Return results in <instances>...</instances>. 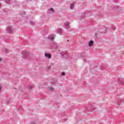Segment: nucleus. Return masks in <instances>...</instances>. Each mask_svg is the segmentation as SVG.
<instances>
[{"label":"nucleus","instance_id":"1","mask_svg":"<svg viewBox=\"0 0 124 124\" xmlns=\"http://www.w3.org/2000/svg\"><path fill=\"white\" fill-rule=\"evenodd\" d=\"M45 56L46 58H48V59H51V54L49 53H45Z\"/></svg>","mask_w":124,"mask_h":124},{"label":"nucleus","instance_id":"2","mask_svg":"<svg viewBox=\"0 0 124 124\" xmlns=\"http://www.w3.org/2000/svg\"><path fill=\"white\" fill-rule=\"evenodd\" d=\"M48 38L50 40H54V39H55V37L54 36V35H49L48 36Z\"/></svg>","mask_w":124,"mask_h":124},{"label":"nucleus","instance_id":"3","mask_svg":"<svg viewBox=\"0 0 124 124\" xmlns=\"http://www.w3.org/2000/svg\"><path fill=\"white\" fill-rule=\"evenodd\" d=\"M93 41H90L89 43V46L90 47L92 46H93Z\"/></svg>","mask_w":124,"mask_h":124},{"label":"nucleus","instance_id":"4","mask_svg":"<svg viewBox=\"0 0 124 124\" xmlns=\"http://www.w3.org/2000/svg\"><path fill=\"white\" fill-rule=\"evenodd\" d=\"M48 89L49 90V91H54V88L52 87H48Z\"/></svg>","mask_w":124,"mask_h":124},{"label":"nucleus","instance_id":"5","mask_svg":"<svg viewBox=\"0 0 124 124\" xmlns=\"http://www.w3.org/2000/svg\"><path fill=\"white\" fill-rule=\"evenodd\" d=\"M62 55L63 58H66L67 56H66V54H65V53H63L62 54Z\"/></svg>","mask_w":124,"mask_h":124},{"label":"nucleus","instance_id":"6","mask_svg":"<svg viewBox=\"0 0 124 124\" xmlns=\"http://www.w3.org/2000/svg\"><path fill=\"white\" fill-rule=\"evenodd\" d=\"M73 7V4H71L70 5L69 9H72V7Z\"/></svg>","mask_w":124,"mask_h":124},{"label":"nucleus","instance_id":"7","mask_svg":"<svg viewBox=\"0 0 124 124\" xmlns=\"http://www.w3.org/2000/svg\"><path fill=\"white\" fill-rule=\"evenodd\" d=\"M62 76H64V75H65V73L62 72Z\"/></svg>","mask_w":124,"mask_h":124},{"label":"nucleus","instance_id":"8","mask_svg":"<svg viewBox=\"0 0 124 124\" xmlns=\"http://www.w3.org/2000/svg\"><path fill=\"white\" fill-rule=\"evenodd\" d=\"M49 10H50V11H52V12L54 13V10L53 9V8H51Z\"/></svg>","mask_w":124,"mask_h":124},{"label":"nucleus","instance_id":"9","mask_svg":"<svg viewBox=\"0 0 124 124\" xmlns=\"http://www.w3.org/2000/svg\"><path fill=\"white\" fill-rule=\"evenodd\" d=\"M69 25V23H68L67 24V28H69V25Z\"/></svg>","mask_w":124,"mask_h":124},{"label":"nucleus","instance_id":"10","mask_svg":"<svg viewBox=\"0 0 124 124\" xmlns=\"http://www.w3.org/2000/svg\"><path fill=\"white\" fill-rule=\"evenodd\" d=\"M30 89H32V86H30Z\"/></svg>","mask_w":124,"mask_h":124},{"label":"nucleus","instance_id":"11","mask_svg":"<svg viewBox=\"0 0 124 124\" xmlns=\"http://www.w3.org/2000/svg\"><path fill=\"white\" fill-rule=\"evenodd\" d=\"M1 90V85H0V91Z\"/></svg>","mask_w":124,"mask_h":124},{"label":"nucleus","instance_id":"12","mask_svg":"<svg viewBox=\"0 0 124 124\" xmlns=\"http://www.w3.org/2000/svg\"><path fill=\"white\" fill-rule=\"evenodd\" d=\"M1 61V58H0V62Z\"/></svg>","mask_w":124,"mask_h":124},{"label":"nucleus","instance_id":"13","mask_svg":"<svg viewBox=\"0 0 124 124\" xmlns=\"http://www.w3.org/2000/svg\"><path fill=\"white\" fill-rule=\"evenodd\" d=\"M23 58H26V57H25V56H23Z\"/></svg>","mask_w":124,"mask_h":124}]
</instances>
